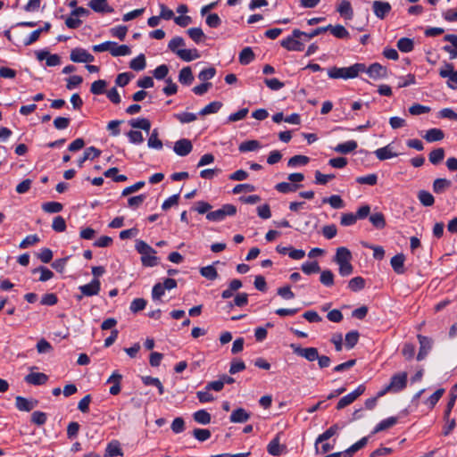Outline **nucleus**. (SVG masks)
<instances>
[{
    "label": "nucleus",
    "instance_id": "obj_1",
    "mask_svg": "<svg viewBox=\"0 0 457 457\" xmlns=\"http://www.w3.org/2000/svg\"><path fill=\"white\" fill-rule=\"evenodd\" d=\"M352 259L353 255L348 248L341 246L337 249L333 262L338 266V272L341 276L347 277L353 273Z\"/></svg>",
    "mask_w": 457,
    "mask_h": 457
},
{
    "label": "nucleus",
    "instance_id": "obj_2",
    "mask_svg": "<svg viewBox=\"0 0 457 457\" xmlns=\"http://www.w3.org/2000/svg\"><path fill=\"white\" fill-rule=\"evenodd\" d=\"M365 64L363 63H355L350 67H332L328 69V75L330 79H354L356 78L360 72H364Z\"/></svg>",
    "mask_w": 457,
    "mask_h": 457
},
{
    "label": "nucleus",
    "instance_id": "obj_3",
    "mask_svg": "<svg viewBox=\"0 0 457 457\" xmlns=\"http://www.w3.org/2000/svg\"><path fill=\"white\" fill-rule=\"evenodd\" d=\"M408 375L406 372H399L392 376L390 383L378 393V396L381 397L386 393H398L403 390L407 385Z\"/></svg>",
    "mask_w": 457,
    "mask_h": 457
},
{
    "label": "nucleus",
    "instance_id": "obj_4",
    "mask_svg": "<svg viewBox=\"0 0 457 457\" xmlns=\"http://www.w3.org/2000/svg\"><path fill=\"white\" fill-rule=\"evenodd\" d=\"M280 45L288 51H303L304 49L303 31L298 29H293L292 34L281 40Z\"/></svg>",
    "mask_w": 457,
    "mask_h": 457
},
{
    "label": "nucleus",
    "instance_id": "obj_5",
    "mask_svg": "<svg viewBox=\"0 0 457 457\" xmlns=\"http://www.w3.org/2000/svg\"><path fill=\"white\" fill-rule=\"evenodd\" d=\"M237 212V207L233 204H224L220 209L209 212L206 215L207 220L211 221H221L227 216H233Z\"/></svg>",
    "mask_w": 457,
    "mask_h": 457
},
{
    "label": "nucleus",
    "instance_id": "obj_6",
    "mask_svg": "<svg viewBox=\"0 0 457 457\" xmlns=\"http://www.w3.org/2000/svg\"><path fill=\"white\" fill-rule=\"evenodd\" d=\"M439 75L442 78H447V86L452 89H457V71H454L453 63L445 62L443 68L439 70Z\"/></svg>",
    "mask_w": 457,
    "mask_h": 457
},
{
    "label": "nucleus",
    "instance_id": "obj_7",
    "mask_svg": "<svg viewBox=\"0 0 457 457\" xmlns=\"http://www.w3.org/2000/svg\"><path fill=\"white\" fill-rule=\"evenodd\" d=\"M290 347L295 354L304 358L309 361H314L319 358V352L315 347L303 348L295 344H291Z\"/></svg>",
    "mask_w": 457,
    "mask_h": 457
},
{
    "label": "nucleus",
    "instance_id": "obj_8",
    "mask_svg": "<svg viewBox=\"0 0 457 457\" xmlns=\"http://www.w3.org/2000/svg\"><path fill=\"white\" fill-rule=\"evenodd\" d=\"M365 386L359 385L355 390L343 396L337 403V409L341 410L353 403L365 392Z\"/></svg>",
    "mask_w": 457,
    "mask_h": 457
},
{
    "label": "nucleus",
    "instance_id": "obj_9",
    "mask_svg": "<svg viewBox=\"0 0 457 457\" xmlns=\"http://www.w3.org/2000/svg\"><path fill=\"white\" fill-rule=\"evenodd\" d=\"M70 58L74 62H86L90 63L94 62L95 57L83 48H74L71 52Z\"/></svg>",
    "mask_w": 457,
    "mask_h": 457
},
{
    "label": "nucleus",
    "instance_id": "obj_10",
    "mask_svg": "<svg viewBox=\"0 0 457 457\" xmlns=\"http://www.w3.org/2000/svg\"><path fill=\"white\" fill-rule=\"evenodd\" d=\"M282 432L278 433L267 445V452L272 456H278L285 450L286 446L280 444Z\"/></svg>",
    "mask_w": 457,
    "mask_h": 457
},
{
    "label": "nucleus",
    "instance_id": "obj_11",
    "mask_svg": "<svg viewBox=\"0 0 457 457\" xmlns=\"http://www.w3.org/2000/svg\"><path fill=\"white\" fill-rule=\"evenodd\" d=\"M364 71L373 79L387 77V69L378 62L372 63L369 68L365 67Z\"/></svg>",
    "mask_w": 457,
    "mask_h": 457
},
{
    "label": "nucleus",
    "instance_id": "obj_12",
    "mask_svg": "<svg viewBox=\"0 0 457 457\" xmlns=\"http://www.w3.org/2000/svg\"><path fill=\"white\" fill-rule=\"evenodd\" d=\"M420 343V351L417 356L418 361L423 360L432 348V339L422 335L417 336Z\"/></svg>",
    "mask_w": 457,
    "mask_h": 457
},
{
    "label": "nucleus",
    "instance_id": "obj_13",
    "mask_svg": "<svg viewBox=\"0 0 457 457\" xmlns=\"http://www.w3.org/2000/svg\"><path fill=\"white\" fill-rule=\"evenodd\" d=\"M193 149L192 143L189 139L182 138L175 142L173 150L179 156H186L191 153Z\"/></svg>",
    "mask_w": 457,
    "mask_h": 457
},
{
    "label": "nucleus",
    "instance_id": "obj_14",
    "mask_svg": "<svg viewBox=\"0 0 457 457\" xmlns=\"http://www.w3.org/2000/svg\"><path fill=\"white\" fill-rule=\"evenodd\" d=\"M372 9L374 12V14L379 18L384 19L391 11V5L388 2H383V1H374L372 4Z\"/></svg>",
    "mask_w": 457,
    "mask_h": 457
},
{
    "label": "nucleus",
    "instance_id": "obj_15",
    "mask_svg": "<svg viewBox=\"0 0 457 457\" xmlns=\"http://www.w3.org/2000/svg\"><path fill=\"white\" fill-rule=\"evenodd\" d=\"M444 40L452 44V46H445L443 47L444 51L450 54L451 59L457 58V35H445Z\"/></svg>",
    "mask_w": 457,
    "mask_h": 457
},
{
    "label": "nucleus",
    "instance_id": "obj_16",
    "mask_svg": "<svg viewBox=\"0 0 457 457\" xmlns=\"http://www.w3.org/2000/svg\"><path fill=\"white\" fill-rule=\"evenodd\" d=\"M37 405V401L29 400L22 396H16L15 406L19 411H29Z\"/></svg>",
    "mask_w": 457,
    "mask_h": 457
},
{
    "label": "nucleus",
    "instance_id": "obj_17",
    "mask_svg": "<svg viewBox=\"0 0 457 457\" xmlns=\"http://www.w3.org/2000/svg\"><path fill=\"white\" fill-rule=\"evenodd\" d=\"M374 154L379 161H385L398 155V154L394 151L392 144H388L384 147L377 149Z\"/></svg>",
    "mask_w": 457,
    "mask_h": 457
},
{
    "label": "nucleus",
    "instance_id": "obj_18",
    "mask_svg": "<svg viewBox=\"0 0 457 457\" xmlns=\"http://www.w3.org/2000/svg\"><path fill=\"white\" fill-rule=\"evenodd\" d=\"M122 379V375L118 371H114L107 379L106 383L112 384L110 387V394L112 395H117L120 392V381Z\"/></svg>",
    "mask_w": 457,
    "mask_h": 457
},
{
    "label": "nucleus",
    "instance_id": "obj_19",
    "mask_svg": "<svg viewBox=\"0 0 457 457\" xmlns=\"http://www.w3.org/2000/svg\"><path fill=\"white\" fill-rule=\"evenodd\" d=\"M89 7L96 12H112L113 8L111 7L107 0H90Z\"/></svg>",
    "mask_w": 457,
    "mask_h": 457
},
{
    "label": "nucleus",
    "instance_id": "obj_20",
    "mask_svg": "<svg viewBox=\"0 0 457 457\" xmlns=\"http://www.w3.org/2000/svg\"><path fill=\"white\" fill-rule=\"evenodd\" d=\"M48 377L45 373L31 372L25 377V381L31 385H44L47 382Z\"/></svg>",
    "mask_w": 457,
    "mask_h": 457
},
{
    "label": "nucleus",
    "instance_id": "obj_21",
    "mask_svg": "<svg viewBox=\"0 0 457 457\" xmlns=\"http://www.w3.org/2000/svg\"><path fill=\"white\" fill-rule=\"evenodd\" d=\"M404 262L405 256L403 253L395 254L391 258L390 263L395 272H396L397 274L404 273Z\"/></svg>",
    "mask_w": 457,
    "mask_h": 457
},
{
    "label": "nucleus",
    "instance_id": "obj_22",
    "mask_svg": "<svg viewBox=\"0 0 457 457\" xmlns=\"http://www.w3.org/2000/svg\"><path fill=\"white\" fill-rule=\"evenodd\" d=\"M250 419V413L243 408L234 410L230 415V421L233 423H245Z\"/></svg>",
    "mask_w": 457,
    "mask_h": 457
},
{
    "label": "nucleus",
    "instance_id": "obj_23",
    "mask_svg": "<svg viewBox=\"0 0 457 457\" xmlns=\"http://www.w3.org/2000/svg\"><path fill=\"white\" fill-rule=\"evenodd\" d=\"M101 154V151L94 146L87 147L82 157L78 160L79 167H82L87 160H94Z\"/></svg>",
    "mask_w": 457,
    "mask_h": 457
},
{
    "label": "nucleus",
    "instance_id": "obj_24",
    "mask_svg": "<svg viewBox=\"0 0 457 457\" xmlns=\"http://www.w3.org/2000/svg\"><path fill=\"white\" fill-rule=\"evenodd\" d=\"M337 11L340 13L341 16L347 20H351L353 16V11L351 3L348 0H342L339 3Z\"/></svg>",
    "mask_w": 457,
    "mask_h": 457
},
{
    "label": "nucleus",
    "instance_id": "obj_25",
    "mask_svg": "<svg viewBox=\"0 0 457 457\" xmlns=\"http://www.w3.org/2000/svg\"><path fill=\"white\" fill-rule=\"evenodd\" d=\"M112 46L109 52L112 56H125L130 54V48L126 45H118L115 42L111 41Z\"/></svg>",
    "mask_w": 457,
    "mask_h": 457
},
{
    "label": "nucleus",
    "instance_id": "obj_26",
    "mask_svg": "<svg viewBox=\"0 0 457 457\" xmlns=\"http://www.w3.org/2000/svg\"><path fill=\"white\" fill-rule=\"evenodd\" d=\"M255 58L253 49L249 46L243 48L239 53L238 61L242 65H247L252 62Z\"/></svg>",
    "mask_w": 457,
    "mask_h": 457
},
{
    "label": "nucleus",
    "instance_id": "obj_27",
    "mask_svg": "<svg viewBox=\"0 0 457 457\" xmlns=\"http://www.w3.org/2000/svg\"><path fill=\"white\" fill-rule=\"evenodd\" d=\"M177 55L185 62H191L200 57L196 49H180L177 52Z\"/></svg>",
    "mask_w": 457,
    "mask_h": 457
},
{
    "label": "nucleus",
    "instance_id": "obj_28",
    "mask_svg": "<svg viewBox=\"0 0 457 457\" xmlns=\"http://www.w3.org/2000/svg\"><path fill=\"white\" fill-rule=\"evenodd\" d=\"M357 143L354 140H349L345 143L338 144L334 150L337 153L347 154L357 148Z\"/></svg>",
    "mask_w": 457,
    "mask_h": 457
},
{
    "label": "nucleus",
    "instance_id": "obj_29",
    "mask_svg": "<svg viewBox=\"0 0 457 457\" xmlns=\"http://www.w3.org/2000/svg\"><path fill=\"white\" fill-rule=\"evenodd\" d=\"M340 429L341 427L337 424L331 426L329 428H328L325 432H323L317 437L315 445H319L320 443H323L328 440L330 437L336 435Z\"/></svg>",
    "mask_w": 457,
    "mask_h": 457
},
{
    "label": "nucleus",
    "instance_id": "obj_30",
    "mask_svg": "<svg viewBox=\"0 0 457 457\" xmlns=\"http://www.w3.org/2000/svg\"><path fill=\"white\" fill-rule=\"evenodd\" d=\"M129 124L134 129H140L147 133L151 129V122L146 118L132 119L129 121Z\"/></svg>",
    "mask_w": 457,
    "mask_h": 457
},
{
    "label": "nucleus",
    "instance_id": "obj_31",
    "mask_svg": "<svg viewBox=\"0 0 457 457\" xmlns=\"http://www.w3.org/2000/svg\"><path fill=\"white\" fill-rule=\"evenodd\" d=\"M328 30L331 32V34L337 38H348L349 32L347 29L342 25H328Z\"/></svg>",
    "mask_w": 457,
    "mask_h": 457
},
{
    "label": "nucleus",
    "instance_id": "obj_32",
    "mask_svg": "<svg viewBox=\"0 0 457 457\" xmlns=\"http://www.w3.org/2000/svg\"><path fill=\"white\" fill-rule=\"evenodd\" d=\"M323 204H328L334 209H342L345 207V203L340 195H333L329 197L322 199Z\"/></svg>",
    "mask_w": 457,
    "mask_h": 457
},
{
    "label": "nucleus",
    "instance_id": "obj_33",
    "mask_svg": "<svg viewBox=\"0 0 457 457\" xmlns=\"http://www.w3.org/2000/svg\"><path fill=\"white\" fill-rule=\"evenodd\" d=\"M397 423L396 417H389L383 420H381L374 428L373 433H378L380 431L386 430L387 428H392Z\"/></svg>",
    "mask_w": 457,
    "mask_h": 457
},
{
    "label": "nucleus",
    "instance_id": "obj_34",
    "mask_svg": "<svg viewBox=\"0 0 457 457\" xmlns=\"http://www.w3.org/2000/svg\"><path fill=\"white\" fill-rule=\"evenodd\" d=\"M194 80L192 71L190 67H184L180 70L179 74V81L183 85H190Z\"/></svg>",
    "mask_w": 457,
    "mask_h": 457
},
{
    "label": "nucleus",
    "instance_id": "obj_35",
    "mask_svg": "<svg viewBox=\"0 0 457 457\" xmlns=\"http://www.w3.org/2000/svg\"><path fill=\"white\" fill-rule=\"evenodd\" d=\"M451 186V181L446 179H436L433 182V191L436 194L444 193Z\"/></svg>",
    "mask_w": 457,
    "mask_h": 457
},
{
    "label": "nucleus",
    "instance_id": "obj_36",
    "mask_svg": "<svg viewBox=\"0 0 457 457\" xmlns=\"http://www.w3.org/2000/svg\"><path fill=\"white\" fill-rule=\"evenodd\" d=\"M445 134L444 132L439 129H430L426 132V135L424 136V138L428 142H436L440 141L444 138Z\"/></svg>",
    "mask_w": 457,
    "mask_h": 457
},
{
    "label": "nucleus",
    "instance_id": "obj_37",
    "mask_svg": "<svg viewBox=\"0 0 457 457\" xmlns=\"http://www.w3.org/2000/svg\"><path fill=\"white\" fill-rule=\"evenodd\" d=\"M397 47L403 53H409L413 50L414 42L409 37H402L397 41Z\"/></svg>",
    "mask_w": 457,
    "mask_h": 457
},
{
    "label": "nucleus",
    "instance_id": "obj_38",
    "mask_svg": "<svg viewBox=\"0 0 457 457\" xmlns=\"http://www.w3.org/2000/svg\"><path fill=\"white\" fill-rule=\"evenodd\" d=\"M222 107V103L219 101H214L204 106L200 112L199 114L202 116H205L212 113H216Z\"/></svg>",
    "mask_w": 457,
    "mask_h": 457
},
{
    "label": "nucleus",
    "instance_id": "obj_39",
    "mask_svg": "<svg viewBox=\"0 0 457 457\" xmlns=\"http://www.w3.org/2000/svg\"><path fill=\"white\" fill-rule=\"evenodd\" d=\"M444 158L445 150L442 147L434 149L433 151L430 152L428 155L429 162L434 165H437L438 163H440L444 160Z\"/></svg>",
    "mask_w": 457,
    "mask_h": 457
},
{
    "label": "nucleus",
    "instance_id": "obj_40",
    "mask_svg": "<svg viewBox=\"0 0 457 457\" xmlns=\"http://www.w3.org/2000/svg\"><path fill=\"white\" fill-rule=\"evenodd\" d=\"M121 454V449L120 447V444L117 441L108 444L105 449V457H116Z\"/></svg>",
    "mask_w": 457,
    "mask_h": 457
},
{
    "label": "nucleus",
    "instance_id": "obj_41",
    "mask_svg": "<svg viewBox=\"0 0 457 457\" xmlns=\"http://www.w3.org/2000/svg\"><path fill=\"white\" fill-rule=\"evenodd\" d=\"M193 417L195 422L202 425H207L211 422V415L205 410H199L195 411Z\"/></svg>",
    "mask_w": 457,
    "mask_h": 457
},
{
    "label": "nucleus",
    "instance_id": "obj_42",
    "mask_svg": "<svg viewBox=\"0 0 457 457\" xmlns=\"http://www.w3.org/2000/svg\"><path fill=\"white\" fill-rule=\"evenodd\" d=\"M145 57L143 54L132 59L129 62V67L137 71H142L145 68Z\"/></svg>",
    "mask_w": 457,
    "mask_h": 457
},
{
    "label": "nucleus",
    "instance_id": "obj_43",
    "mask_svg": "<svg viewBox=\"0 0 457 457\" xmlns=\"http://www.w3.org/2000/svg\"><path fill=\"white\" fill-rule=\"evenodd\" d=\"M418 198L424 206H432L435 203L434 196L426 190H420L418 193Z\"/></svg>",
    "mask_w": 457,
    "mask_h": 457
},
{
    "label": "nucleus",
    "instance_id": "obj_44",
    "mask_svg": "<svg viewBox=\"0 0 457 457\" xmlns=\"http://www.w3.org/2000/svg\"><path fill=\"white\" fill-rule=\"evenodd\" d=\"M370 221L377 228H383L386 226L385 216L381 212H376L370 216Z\"/></svg>",
    "mask_w": 457,
    "mask_h": 457
},
{
    "label": "nucleus",
    "instance_id": "obj_45",
    "mask_svg": "<svg viewBox=\"0 0 457 457\" xmlns=\"http://www.w3.org/2000/svg\"><path fill=\"white\" fill-rule=\"evenodd\" d=\"M147 145L150 148L160 150L162 148V142L158 138V131L157 129H154L152 134L150 135Z\"/></svg>",
    "mask_w": 457,
    "mask_h": 457
},
{
    "label": "nucleus",
    "instance_id": "obj_46",
    "mask_svg": "<svg viewBox=\"0 0 457 457\" xmlns=\"http://www.w3.org/2000/svg\"><path fill=\"white\" fill-rule=\"evenodd\" d=\"M300 185L297 184H291L288 182H280L276 185L275 188L283 194H287L290 192H295L298 187H300Z\"/></svg>",
    "mask_w": 457,
    "mask_h": 457
},
{
    "label": "nucleus",
    "instance_id": "obj_47",
    "mask_svg": "<svg viewBox=\"0 0 457 457\" xmlns=\"http://www.w3.org/2000/svg\"><path fill=\"white\" fill-rule=\"evenodd\" d=\"M457 388V385H455L452 390H451V393H450V399L447 403V405H446V408L445 410V418L448 419L450 417V414H451V411L455 404V402H456V398H457V395L455 394V390Z\"/></svg>",
    "mask_w": 457,
    "mask_h": 457
},
{
    "label": "nucleus",
    "instance_id": "obj_48",
    "mask_svg": "<svg viewBox=\"0 0 457 457\" xmlns=\"http://www.w3.org/2000/svg\"><path fill=\"white\" fill-rule=\"evenodd\" d=\"M135 248L141 254V256L145 255L147 253H156V251L148 244L139 239L136 241Z\"/></svg>",
    "mask_w": 457,
    "mask_h": 457
},
{
    "label": "nucleus",
    "instance_id": "obj_49",
    "mask_svg": "<svg viewBox=\"0 0 457 457\" xmlns=\"http://www.w3.org/2000/svg\"><path fill=\"white\" fill-rule=\"evenodd\" d=\"M42 209L48 213H57L62 210V204L57 202H47L43 204Z\"/></svg>",
    "mask_w": 457,
    "mask_h": 457
},
{
    "label": "nucleus",
    "instance_id": "obj_50",
    "mask_svg": "<svg viewBox=\"0 0 457 457\" xmlns=\"http://www.w3.org/2000/svg\"><path fill=\"white\" fill-rule=\"evenodd\" d=\"M261 147L259 141L257 140H248L240 144L238 149L240 152H249L254 151Z\"/></svg>",
    "mask_w": 457,
    "mask_h": 457
},
{
    "label": "nucleus",
    "instance_id": "obj_51",
    "mask_svg": "<svg viewBox=\"0 0 457 457\" xmlns=\"http://www.w3.org/2000/svg\"><path fill=\"white\" fill-rule=\"evenodd\" d=\"M33 273L39 274L38 280L41 282H46L54 276V273L49 269H47L46 267H39L37 269H35L33 270Z\"/></svg>",
    "mask_w": 457,
    "mask_h": 457
},
{
    "label": "nucleus",
    "instance_id": "obj_52",
    "mask_svg": "<svg viewBox=\"0 0 457 457\" xmlns=\"http://www.w3.org/2000/svg\"><path fill=\"white\" fill-rule=\"evenodd\" d=\"M119 170L116 167L110 168L104 171V175L106 178H112L115 182H123L127 180V177L125 175H117Z\"/></svg>",
    "mask_w": 457,
    "mask_h": 457
},
{
    "label": "nucleus",
    "instance_id": "obj_53",
    "mask_svg": "<svg viewBox=\"0 0 457 457\" xmlns=\"http://www.w3.org/2000/svg\"><path fill=\"white\" fill-rule=\"evenodd\" d=\"M302 270L305 274L311 275L313 273H318L320 270V268L319 266V263L316 261H314V262H308L303 263L302 265Z\"/></svg>",
    "mask_w": 457,
    "mask_h": 457
},
{
    "label": "nucleus",
    "instance_id": "obj_54",
    "mask_svg": "<svg viewBox=\"0 0 457 457\" xmlns=\"http://www.w3.org/2000/svg\"><path fill=\"white\" fill-rule=\"evenodd\" d=\"M200 273L203 277L210 280H213L218 277L217 270L212 265L201 268Z\"/></svg>",
    "mask_w": 457,
    "mask_h": 457
},
{
    "label": "nucleus",
    "instance_id": "obj_55",
    "mask_svg": "<svg viewBox=\"0 0 457 457\" xmlns=\"http://www.w3.org/2000/svg\"><path fill=\"white\" fill-rule=\"evenodd\" d=\"M445 393L444 388L437 389L432 395H430L426 401V404L430 408H434V406L438 403L440 398L443 396Z\"/></svg>",
    "mask_w": 457,
    "mask_h": 457
},
{
    "label": "nucleus",
    "instance_id": "obj_56",
    "mask_svg": "<svg viewBox=\"0 0 457 457\" xmlns=\"http://www.w3.org/2000/svg\"><path fill=\"white\" fill-rule=\"evenodd\" d=\"M106 86L105 80L99 79L91 84L90 91L94 95H101L104 92Z\"/></svg>",
    "mask_w": 457,
    "mask_h": 457
},
{
    "label": "nucleus",
    "instance_id": "obj_57",
    "mask_svg": "<svg viewBox=\"0 0 457 457\" xmlns=\"http://www.w3.org/2000/svg\"><path fill=\"white\" fill-rule=\"evenodd\" d=\"M309 157L305 155H295L288 160V166L295 167L298 165H306L309 162Z\"/></svg>",
    "mask_w": 457,
    "mask_h": 457
},
{
    "label": "nucleus",
    "instance_id": "obj_58",
    "mask_svg": "<svg viewBox=\"0 0 457 457\" xmlns=\"http://www.w3.org/2000/svg\"><path fill=\"white\" fill-rule=\"evenodd\" d=\"M187 34L195 43H199L204 38V34L200 28H190L187 29Z\"/></svg>",
    "mask_w": 457,
    "mask_h": 457
},
{
    "label": "nucleus",
    "instance_id": "obj_59",
    "mask_svg": "<svg viewBox=\"0 0 457 457\" xmlns=\"http://www.w3.org/2000/svg\"><path fill=\"white\" fill-rule=\"evenodd\" d=\"M359 339V333L355 330L350 331L345 335V345L348 349H352Z\"/></svg>",
    "mask_w": 457,
    "mask_h": 457
},
{
    "label": "nucleus",
    "instance_id": "obj_60",
    "mask_svg": "<svg viewBox=\"0 0 457 457\" xmlns=\"http://www.w3.org/2000/svg\"><path fill=\"white\" fill-rule=\"evenodd\" d=\"M193 436L200 442H204L211 437V431L205 428H195L193 431Z\"/></svg>",
    "mask_w": 457,
    "mask_h": 457
},
{
    "label": "nucleus",
    "instance_id": "obj_61",
    "mask_svg": "<svg viewBox=\"0 0 457 457\" xmlns=\"http://www.w3.org/2000/svg\"><path fill=\"white\" fill-rule=\"evenodd\" d=\"M174 117L181 123H189L195 121L197 117L192 112H181L174 114Z\"/></svg>",
    "mask_w": 457,
    "mask_h": 457
},
{
    "label": "nucleus",
    "instance_id": "obj_62",
    "mask_svg": "<svg viewBox=\"0 0 457 457\" xmlns=\"http://www.w3.org/2000/svg\"><path fill=\"white\" fill-rule=\"evenodd\" d=\"M357 221V219L355 217L354 213L348 212V213H343L341 215L340 219V224L344 227H348L355 224Z\"/></svg>",
    "mask_w": 457,
    "mask_h": 457
},
{
    "label": "nucleus",
    "instance_id": "obj_63",
    "mask_svg": "<svg viewBox=\"0 0 457 457\" xmlns=\"http://www.w3.org/2000/svg\"><path fill=\"white\" fill-rule=\"evenodd\" d=\"M185 46V40L181 37H173L168 45V47L170 51L177 54V52L179 50V47Z\"/></svg>",
    "mask_w": 457,
    "mask_h": 457
},
{
    "label": "nucleus",
    "instance_id": "obj_64",
    "mask_svg": "<svg viewBox=\"0 0 457 457\" xmlns=\"http://www.w3.org/2000/svg\"><path fill=\"white\" fill-rule=\"evenodd\" d=\"M52 228L56 232H63L66 229L65 220L62 216H56L54 218Z\"/></svg>",
    "mask_w": 457,
    "mask_h": 457
}]
</instances>
